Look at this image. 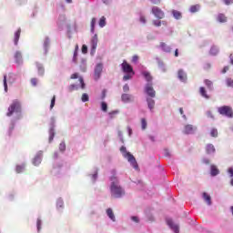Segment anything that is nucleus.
<instances>
[{
    "label": "nucleus",
    "instance_id": "c85d7f7f",
    "mask_svg": "<svg viewBox=\"0 0 233 233\" xmlns=\"http://www.w3.org/2000/svg\"><path fill=\"white\" fill-rule=\"evenodd\" d=\"M106 25V18L105 16H102L99 20V26L103 28Z\"/></svg>",
    "mask_w": 233,
    "mask_h": 233
},
{
    "label": "nucleus",
    "instance_id": "f257e3e1",
    "mask_svg": "<svg viewBox=\"0 0 233 233\" xmlns=\"http://www.w3.org/2000/svg\"><path fill=\"white\" fill-rule=\"evenodd\" d=\"M113 176L110 177L111 186H110V192L111 197L115 198H119L123 196H125V190L121 186L119 185V180L117 179V177L116 176V170L111 171Z\"/></svg>",
    "mask_w": 233,
    "mask_h": 233
},
{
    "label": "nucleus",
    "instance_id": "ddd939ff",
    "mask_svg": "<svg viewBox=\"0 0 233 233\" xmlns=\"http://www.w3.org/2000/svg\"><path fill=\"white\" fill-rule=\"evenodd\" d=\"M207 154H214L216 152V147L212 144H208L206 146Z\"/></svg>",
    "mask_w": 233,
    "mask_h": 233
},
{
    "label": "nucleus",
    "instance_id": "58836bf2",
    "mask_svg": "<svg viewBox=\"0 0 233 233\" xmlns=\"http://www.w3.org/2000/svg\"><path fill=\"white\" fill-rule=\"evenodd\" d=\"M59 150H61V152H65V150H66V145L64 142L60 143Z\"/></svg>",
    "mask_w": 233,
    "mask_h": 233
},
{
    "label": "nucleus",
    "instance_id": "4d7b16f0",
    "mask_svg": "<svg viewBox=\"0 0 233 233\" xmlns=\"http://www.w3.org/2000/svg\"><path fill=\"white\" fill-rule=\"evenodd\" d=\"M138 59H139V56H134L133 58H132V62L133 63H137Z\"/></svg>",
    "mask_w": 233,
    "mask_h": 233
},
{
    "label": "nucleus",
    "instance_id": "49530a36",
    "mask_svg": "<svg viewBox=\"0 0 233 233\" xmlns=\"http://www.w3.org/2000/svg\"><path fill=\"white\" fill-rule=\"evenodd\" d=\"M154 26H161V21L159 20H153Z\"/></svg>",
    "mask_w": 233,
    "mask_h": 233
},
{
    "label": "nucleus",
    "instance_id": "052dcab7",
    "mask_svg": "<svg viewBox=\"0 0 233 233\" xmlns=\"http://www.w3.org/2000/svg\"><path fill=\"white\" fill-rule=\"evenodd\" d=\"M116 114H117V111H112L109 113L110 118L113 119L114 116H116Z\"/></svg>",
    "mask_w": 233,
    "mask_h": 233
},
{
    "label": "nucleus",
    "instance_id": "bb28decb",
    "mask_svg": "<svg viewBox=\"0 0 233 233\" xmlns=\"http://www.w3.org/2000/svg\"><path fill=\"white\" fill-rule=\"evenodd\" d=\"M210 174L211 176H218V174H219V169H218V167L212 165Z\"/></svg>",
    "mask_w": 233,
    "mask_h": 233
},
{
    "label": "nucleus",
    "instance_id": "f704fd0d",
    "mask_svg": "<svg viewBox=\"0 0 233 233\" xmlns=\"http://www.w3.org/2000/svg\"><path fill=\"white\" fill-rule=\"evenodd\" d=\"M82 101H83V103H86V101H89V96H88V94H86V93H84L83 95H82Z\"/></svg>",
    "mask_w": 233,
    "mask_h": 233
},
{
    "label": "nucleus",
    "instance_id": "4c0bfd02",
    "mask_svg": "<svg viewBox=\"0 0 233 233\" xmlns=\"http://www.w3.org/2000/svg\"><path fill=\"white\" fill-rule=\"evenodd\" d=\"M4 87H5V92H8V84L6 83V75L4 76Z\"/></svg>",
    "mask_w": 233,
    "mask_h": 233
},
{
    "label": "nucleus",
    "instance_id": "4be33fe9",
    "mask_svg": "<svg viewBox=\"0 0 233 233\" xmlns=\"http://www.w3.org/2000/svg\"><path fill=\"white\" fill-rule=\"evenodd\" d=\"M204 84L208 88V90H214V83L209 79H205Z\"/></svg>",
    "mask_w": 233,
    "mask_h": 233
},
{
    "label": "nucleus",
    "instance_id": "79ce46f5",
    "mask_svg": "<svg viewBox=\"0 0 233 233\" xmlns=\"http://www.w3.org/2000/svg\"><path fill=\"white\" fill-rule=\"evenodd\" d=\"M226 82H227L228 86H231L233 88V79L232 78H228L226 80Z\"/></svg>",
    "mask_w": 233,
    "mask_h": 233
},
{
    "label": "nucleus",
    "instance_id": "412c9836",
    "mask_svg": "<svg viewBox=\"0 0 233 233\" xmlns=\"http://www.w3.org/2000/svg\"><path fill=\"white\" fill-rule=\"evenodd\" d=\"M21 37V29H18L15 33V38H14V43L15 46H17V44L19 43V38Z\"/></svg>",
    "mask_w": 233,
    "mask_h": 233
},
{
    "label": "nucleus",
    "instance_id": "a211bd4d",
    "mask_svg": "<svg viewBox=\"0 0 233 233\" xmlns=\"http://www.w3.org/2000/svg\"><path fill=\"white\" fill-rule=\"evenodd\" d=\"M97 35H95L91 39L92 50H96L97 48Z\"/></svg>",
    "mask_w": 233,
    "mask_h": 233
},
{
    "label": "nucleus",
    "instance_id": "774afa93",
    "mask_svg": "<svg viewBox=\"0 0 233 233\" xmlns=\"http://www.w3.org/2000/svg\"><path fill=\"white\" fill-rule=\"evenodd\" d=\"M179 56V50L176 49L175 50V57H178Z\"/></svg>",
    "mask_w": 233,
    "mask_h": 233
},
{
    "label": "nucleus",
    "instance_id": "6ab92c4d",
    "mask_svg": "<svg viewBox=\"0 0 233 233\" xmlns=\"http://www.w3.org/2000/svg\"><path fill=\"white\" fill-rule=\"evenodd\" d=\"M160 48H162V50L164 52H167V53H170L172 51V49L170 48L169 46H167L166 43L164 42H161L160 43Z\"/></svg>",
    "mask_w": 233,
    "mask_h": 233
},
{
    "label": "nucleus",
    "instance_id": "69168bd1",
    "mask_svg": "<svg viewBox=\"0 0 233 233\" xmlns=\"http://www.w3.org/2000/svg\"><path fill=\"white\" fill-rule=\"evenodd\" d=\"M229 67L228 66H225L222 70V74H227V72H228Z\"/></svg>",
    "mask_w": 233,
    "mask_h": 233
},
{
    "label": "nucleus",
    "instance_id": "a878e982",
    "mask_svg": "<svg viewBox=\"0 0 233 233\" xmlns=\"http://www.w3.org/2000/svg\"><path fill=\"white\" fill-rule=\"evenodd\" d=\"M147 106L150 110H153L154 106H156V101H154V99L152 98H147Z\"/></svg>",
    "mask_w": 233,
    "mask_h": 233
},
{
    "label": "nucleus",
    "instance_id": "0e129e2a",
    "mask_svg": "<svg viewBox=\"0 0 233 233\" xmlns=\"http://www.w3.org/2000/svg\"><path fill=\"white\" fill-rule=\"evenodd\" d=\"M228 172L230 174V177H233V167H229Z\"/></svg>",
    "mask_w": 233,
    "mask_h": 233
},
{
    "label": "nucleus",
    "instance_id": "c756f323",
    "mask_svg": "<svg viewBox=\"0 0 233 233\" xmlns=\"http://www.w3.org/2000/svg\"><path fill=\"white\" fill-rule=\"evenodd\" d=\"M210 136L211 137H218V129L213 127L211 130H210Z\"/></svg>",
    "mask_w": 233,
    "mask_h": 233
},
{
    "label": "nucleus",
    "instance_id": "09e8293b",
    "mask_svg": "<svg viewBox=\"0 0 233 233\" xmlns=\"http://www.w3.org/2000/svg\"><path fill=\"white\" fill-rule=\"evenodd\" d=\"M31 85L33 86H37V78H32L31 79Z\"/></svg>",
    "mask_w": 233,
    "mask_h": 233
},
{
    "label": "nucleus",
    "instance_id": "423d86ee",
    "mask_svg": "<svg viewBox=\"0 0 233 233\" xmlns=\"http://www.w3.org/2000/svg\"><path fill=\"white\" fill-rule=\"evenodd\" d=\"M121 66H122V72H124V74H132V76L136 75L132 66H130V64L127 63L126 60L123 61V63L121 64Z\"/></svg>",
    "mask_w": 233,
    "mask_h": 233
},
{
    "label": "nucleus",
    "instance_id": "9d476101",
    "mask_svg": "<svg viewBox=\"0 0 233 233\" xmlns=\"http://www.w3.org/2000/svg\"><path fill=\"white\" fill-rule=\"evenodd\" d=\"M196 132V127L192 125H186L184 127V134L189 135L194 134Z\"/></svg>",
    "mask_w": 233,
    "mask_h": 233
},
{
    "label": "nucleus",
    "instance_id": "a19ab883",
    "mask_svg": "<svg viewBox=\"0 0 233 233\" xmlns=\"http://www.w3.org/2000/svg\"><path fill=\"white\" fill-rule=\"evenodd\" d=\"M56 106V96H54L51 99V105H50V109L54 108Z\"/></svg>",
    "mask_w": 233,
    "mask_h": 233
},
{
    "label": "nucleus",
    "instance_id": "9b49d317",
    "mask_svg": "<svg viewBox=\"0 0 233 233\" xmlns=\"http://www.w3.org/2000/svg\"><path fill=\"white\" fill-rule=\"evenodd\" d=\"M167 223L175 233H179V227L176 225L172 219H167Z\"/></svg>",
    "mask_w": 233,
    "mask_h": 233
},
{
    "label": "nucleus",
    "instance_id": "dca6fc26",
    "mask_svg": "<svg viewBox=\"0 0 233 233\" xmlns=\"http://www.w3.org/2000/svg\"><path fill=\"white\" fill-rule=\"evenodd\" d=\"M200 9H201V5L199 4H197L190 6L189 12H191V14H196V12H198Z\"/></svg>",
    "mask_w": 233,
    "mask_h": 233
},
{
    "label": "nucleus",
    "instance_id": "2f4dec72",
    "mask_svg": "<svg viewBox=\"0 0 233 233\" xmlns=\"http://www.w3.org/2000/svg\"><path fill=\"white\" fill-rule=\"evenodd\" d=\"M218 52H219L218 47H216V46L211 47V49H210V55L211 56H217Z\"/></svg>",
    "mask_w": 233,
    "mask_h": 233
},
{
    "label": "nucleus",
    "instance_id": "20e7f679",
    "mask_svg": "<svg viewBox=\"0 0 233 233\" xmlns=\"http://www.w3.org/2000/svg\"><path fill=\"white\" fill-rule=\"evenodd\" d=\"M220 116H226V117H233V110L230 106H223L218 108Z\"/></svg>",
    "mask_w": 233,
    "mask_h": 233
},
{
    "label": "nucleus",
    "instance_id": "f8f14e48",
    "mask_svg": "<svg viewBox=\"0 0 233 233\" xmlns=\"http://www.w3.org/2000/svg\"><path fill=\"white\" fill-rule=\"evenodd\" d=\"M15 63H17V65L23 64V54L21 53V51H16L15 53Z\"/></svg>",
    "mask_w": 233,
    "mask_h": 233
},
{
    "label": "nucleus",
    "instance_id": "f3484780",
    "mask_svg": "<svg viewBox=\"0 0 233 233\" xmlns=\"http://www.w3.org/2000/svg\"><path fill=\"white\" fill-rule=\"evenodd\" d=\"M199 94L202 97H205V99H210V96L207 94V89H205V87L201 86L199 88Z\"/></svg>",
    "mask_w": 233,
    "mask_h": 233
},
{
    "label": "nucleus",
    "instance_id": "13d9d810",
    "mask_svg": "<svg viewBox=\"0 0 233 233\" xmlns=\"http://www.w3.org/2000/svg\"><path fill=\"white\" fill-rule=\"evenodd\" d=\"M179 112H180L182 117H184V119H187V116L184 115V112H183V107H180V108H179Z\"/></svg>",
    "mask_w": 233,
    "mask_h": 233
},
{
    "label": "nucleus",
    "instance_id": "864d4df0",
    "mask_svg": "<svg viewBox=\"0 0 233 233\" xmlns=\"http://www.w3.org/2000/svg\"><path fill=\"white\" fill-rule=\"evenodd\" d=\"M223 3L228 6L233 4V0H223Z\"/></svg>",
    "mask_w": 233,
    "mask_h": 233
},
{
    "label": "nucleus",
    "instance_id": "f03ea898",
    "mask_svg": "<svg viewBox=\"0 0 233 233\" xmlns=\"http://www.w3.org/2000/svg\"><path fill=\"white\" fill-rule=\"evenodd\" d=\"M21 112H23L21 101L13 100V102L11 103V105L8 107L6 116H7V117H12V116H14V114H18L19 115L18 119H19V117H21Z\"/></svg>",
    "mask_w": 233,
    "mask_h": 233
},
{
    "label": "nucleus",
    "instance_id": "6e6d98bb",
    "mask_svg": "<svg viewBox=\"0 0 233 233\" xmlns=\"http://www.w3.org/2000/svg\"><path fill=\"white\" fill-rule=\"evenodd\" d=\"M130 90V86H128V84H126L124 86H123V91L124 92H128Z\"/></svg>",
    "mask_w": 233,
    "mask_h": 233
},
{
    "label": "nucleus",
    "instance_id": "39448f33",
    "mask_svg": "<svg viewBox=\"0 0 233 233\" xmlns=\"http://www.w3.org/2000/svg\"><path fill=\"white\" fill-rule=\"evenodd\" d=\"M151 13L157 19H165V12L157 6H153L151 9Z\"/></svg>",
    "mask_w": 233,
    "mask_h": 233
},
{
    "label": "nucleus",
    "instance_id": "2eb2a0df",
    "mask_svg": "<svg viewBox=\"0 0 233 233\" xmlns=\"http://www.w3.org/2000/svg\"><path fill=\"white\" fill-rule=\"evenodd\" d=\"M217 21H218V23H227V15H225V14H218L217 16Z\"/></svg>",
    "mask_w": 233,
    "mask_h": 233
},
{
    "label": "nucleus",
    "instance_id": "680f3d73",
    "mask_svg": "<svg viewBox=\"0 0 233 233\" xmlns=\"http://www.w3.org/2000/svg\"><path fill=\"white\" fill-rule=\"evenodd\" d=\"M132 221H135V223H139V218L137 217H131Z\"/></svg>",
    "mask_w": 233,
    "mask_h": 233
},
{
    "label": "nucleus",
    "instance_id": "a18cd8bd",
    "mask_svg": "<svg viewBox=\"0 0 233 233\" xmlns=\"http://www.w3.org/2000/svg\"><path fill=\"white\" fill-rule=\"evenodd\" d=\"M73 61L74 63H77V50H75L74 52Z\"/></svg>",
    "mask_w": 233,
    "mask_h": 233
},
{
    "label": "nucleus",
    "instance_id": "aec40b11",
    "mask_svg": "<svg viewBox=\"0 0 233 233\" xmlns=\"http://www.w3.org/2000/svg\"><path fill=\"white\" fill-rule=\"evenodd\" d=\"M172 15L175 19H181V17H183V15L181 14V12L177 11V10H172L171 11Z\"/></svg>",
    "mask_w": 233,
    "mask_h": 233
},
{
    "label": "nucleus",
    "instance_id": "473e14b6",
    "mask_svg": "<svg viewBox=\"0 0 233 233\" xmlns=\"http://www.w3.org/2000/svg\"><path fill=\"white\" fill-rule=\"evenodd\" d=\"M37 70H38V74H39L40 76H43V74H45V67H43V66L38 65V66H37Z\"/></svg>",
    "mask_w": 233,
    "mask_h": 233
},
{
    "label": "nucleus",
    "instance_id": "5701e85b",
    "mask_svg": "<svg viewBox=\"0 0 233 233\" xmlns=\"http://www.w3.org/2000/svg\"><path fill=\"white\" fill-rule=\"evenodd\" d=\"M178 78L180 81H187V73L182 69L178 70Z\"/></svg>",
    "mask_w": 233,
    "mask_h": 233
},
{
    "label": "nucleus",
    "instance_id": "e2e57ef3",
    "mask_svg": "<svg viewBox=\"0 0 233 233\" xmlns=\"http://www.w3.org/2000/svg\"><path fill=\"white\" fill-rule=\"evenodd\" d=\"M8 81H9V83H14V81H15V79L14 78V75L9 76V80Z\"/></svg>",
    "mask_w": 233,
    "mask_h": 233
},
{
    "label": "nucleus",
    "instance_id": "338daca9",
    "mask_svg": "<svg viewBox=\"0 0 233 233\" xmlns=\"http://www.w3.org/2000/svg\"><path fill=\"white\" fill-rule=\"evenodd\" d=\"M140 22L144 23V24L147 23V18H145V16H141L140 17Z\"/></svg>",
    "mask_w": 233,
    "mask_h": 233
},
{
    "label": "nucleus",
    "instance_id": "bf43d9fd",
    "mask_svg": "<svg viewBox=\"0 0 233 233\" xmlns=\"http://www.w3.org/2000/svg\"><path fill=\"white\" fill-rule=\"evenodd\" d=\"M77 77H79V75L77 73L71 75V79H77Z\"/></svg>",
    "mask_w": 233,
    "mask_h": 233
},
{
    "label": "nucleus",
    "instance_id": "1a4fd4ad",
    "mask_svg": "<svg viewBox=\"0 0 233 233\" xmlns=\"http://www.w3.org/2000/svg\"><path fill=\"white\" fill-rule=\"evenodd\" d=\"M42 160H43V152L40 151L34 157L33 165H35V167H38V165H41Z\"/></svg>",
    "mask_w": 233,
    "mask_h": 233
},
{
    "label": "nucleus",
    "instance_id": "4468645a",
    "mask_svg": "<svg viewBox=\"0 0 233 233\" xmlns=\"http://www.w3.org/2000/svg\"><path fill=\"white\" fill-rule=\"evenodd\" d=\"M142 76H144L146 81H147V83H152V75H150V72L148 71H143L142 72Z\"/></svg>",
    "mask_w": 233,
    "mask_h": 233
},
{
    "label": "nucleus",
    "instance_id": "cd10ccee",
    "mask_svg": "<svg viewBox=\"0 0 233 233\" xmlns=\"http://www.w3.org/2000/svg\"><path fill=\"white\" fill-rule=\"evenodd\" d=\"M203 198L205 199L206 203H208V205H212V200L211 198L208 194L207 193H203Z\"/></svg>",
    "mask_w": 233,
    "mask_h": 233
},
{
    "label": "nucleus",
    "instance_id": "3c124183",
    "mask_svg": "<svg viewBox=\"0 0 233 233\" xmlns=\"http://www.w3.org/2000/svg\"><path fill=\"white\" fill-rule=\"evenodd\" d=\"M79 83L81 85V88H85V80H83V77H79Z\"/></svg>",
    "mask_w": 233,
    "mask_h": 233
},
{
    "label": "nucleus",
    "instance_id": "c9c22d12",
    "mask_svg": "<svg viewBox=\"0 0 233 233\" xmlns=\"http://www.w3.org/2000/svg\"><path fill=\"white\" fill-rule=\"evenodd\" d=\"M101 109L103 112H106V110H108V105H106V102L101 103Z\"/></svg>",
    "mask_w": 233,
    "mask_h": 233
},
{
    "label": "nucleus",
    "instance_id": "37998d69",
    "mask_svg": "<svg viewBox=\"0 0 233 233\" xmlns=\"http://www.w3.org/2000/svg\"><path fill=\"white\" fill-rule=\"evenodd\" d=\"M74 90H77V86L76 85L69 86V92H74Z\"/></svg>",
    "mask_w": 233,
    "mask_h": 233
},
{
    "label": "nucleus",
    "instance_id": "b1692460",
    "mask_svg": "<svg viewBox=\"0 0 233 233\" xmlns=\"http://www.w3.org/2000/svg\"><path fill=\"white\" fill-rule=\"evenodd\" d=\"M106 215L110 219L116 221V216L114 215V210H112V208H109L106 209Z\"/></svg>",
    "mask_w": 233,
    "mask_h": 233
},
{
    "label": "nucleus",
    "instance_id": "ea45409f",
    "mask_svg": "<svg viewBox=\"0 0 233 233\" xmlns=\"http://www.w3.org/2000/svg\"><path fill=\"white\" fill-rule=\"evenodd\" d=\"M141 127H142V130H145L147 128V119L145 118L141 119Z\"/></svg>",
    "mask_w": 233,
    "mask_h": 233
},
{
    "label": "nucleus",
    "instance_id": "7c9ffc66",
    "mask_svg": "<svg viewBox=\"0 0 233 233\" xmlns=\"http://www.w3.org/2000/svg\"><path fill=\"white\" fill-rule=\"evenodd\" d=\"M96 18H92L91 20V32L92 34H94L95 30H96Z\"/></svg>",
    "mask_w": 233,
    "mask_h": 233
},
{
    "label": "nucleus",
    "instance_id": "5fc2aeb1",
    "mask_svg": "<svg viewBox=\"0 0 233 233\" xmlns=\"http://www.w3.org/2000/svg\"><path fill=\"white\" fill-rule=\"evenodd\" d=\"M54 131H50L49 143H52V141H54Z\"/></svg>",
    "mask_w": 233,
    "mask_h": 233
},
{
    "label": "nucleus",
    "instance_id": "8fccbe9b",
    "mask_svg": "<svg viewBox=\"0 0 233 233\" xmlns=\"http://www.w3.org/2000/svg\"><path fill=\"white\" fill-rule=\"evenodd\" d=\"M86 52H88V47L86 45H83L82 46V53L86 54Z\"/></svg>",
    "mask_w": 233,
    "mask_h": 233
},
{
    "label": "nucleus",
    "instance_id": "e433bc0d",
    "mask_svg": "<svg viewBox=\"0 0 233 233\" xmlns=\"http://www.w3.org/2000/svg\"><path fill=\"white\" fill-rule=\"evenodd\" d=\"M15 170H16L17 174H21V172H23V170H25V165L16 166Z\"/></svg>",
    "mask_w": 233,
    "mask_h": 233
},
{
    "label": "nucleus",
    "instance_id": "603ef678",
    "mask_svg": "<svg viewBox=\"0 0 233 233\" xmlns=\"http://www.w3.org/2000/svg\"><path fill=\"white\" fill-rule=\"evenodd\" d=\"M36 227H37V230L39 232V230H41V219H39V218L36 221Z\"/></svg>",
    "mask_w": 233,
    "mask_h": 233
},
{
    "label": "nucleus",
    "instance_id": "6e6552de",
    "mask_svg": "<svg viewBox=\"0 0 233 233\" xmlns=\"http://www.w3.org/2000/svg\"><path fill=\"white\" fill-rule=\"evenodd\" d=\"M103 72V64H97L95 68V79L97 81L101 77V73Z\"/></svg>",
    "mask_w": 233,
    "mask_h": 233
},
{
    "label": "nucleus",
    "instance_id": "393cba45",
    "mask_svg": "<svg viewBox=\"0 0 233 233\" xmlns=\"http://www.w3.org/2000/svg\"><path fill=\"white\" fill-rule=\"evenodd\" d=\"M121 97L124 103H128L129 101H132V95L123 94Z\"/></svg>",
    "mask_w": 233,
    "mask_h": 233
},
{
    "label": "nucleus",
    "instance_id": "0eeeda50",
    "mask_svg": "<svg viewBox=\"0 0 233 233\" xmlns=\"http://www.w3.org/2000/svg\"><path fill=\"white\" fill-rule=\"evenodd\" d=\"M145 92L149 96V97H156V90H154L152 84L148 83L146 85Z\"/></svg>",
    "mask_w": 233,
    "mask_h": 233
},
{
    "label": "nucleus",
    "instance_id": "c03bdc74",
    "mask_svg": "<svg viewBox=\"0 0 233 233\" xmlns=\"http://www.w3.org/2000/svg\"><path fill=\"white\" fill-rule=\"evenodd\" d=\"M207 116L208 117H209V119H214V113H212V111H208L207 112Z\"/></svg>",
    "mask_w": 233,
    "mask_h": 233
},
{
    "label": "nucleus",
    "instance_id": "de8ad7c7",
    "mask_svg": "<svg viewBox=\"0 0 233 233\" xmlns=\"http://www.w3.org/2000/svg\"><path fill=\"white\" fill-rule=\"evenodd\" d=\"M151 5H161V0H149Z\"/></svg>",
    "mask_w": 233,
    "mask_h": 233
},
{
    "label": "nucleus",
    "instance_id": "72a5a7b5",
    "mask_svg": "<svg viewBox=\"0 0 233 233\" xmlns=\"http://www.w3.org/2000/svg\"><path fill=\"white\" fill-rule=\"evenodd\" d=\"M127 75L123 76V81H128L129 79H132V76L134 75H132V73H127Z\"/></svg>",
    "mask_w": 233,
    "mask_h": 233
},
{
    "label": "nucleus",
    "instance_id": "7ed1b4c3",
    "mask_svg": "<svg viewBox=\"0 0 233 233\" xmlns=\"http://www.w3.org/2000/svg\"><path fill=\"white\" fill-rule=\"evenodd\" d=\"M120 152H122V154H124V157H127V161L131 163L133 168H136V170L139 168V166H137V161H136V157H134V155L130 154V152H127L126 147L122 146L120 147Z\"/></svg>",
    "mask_w": 233,
    "mask_h": 233
}]
</instances>
